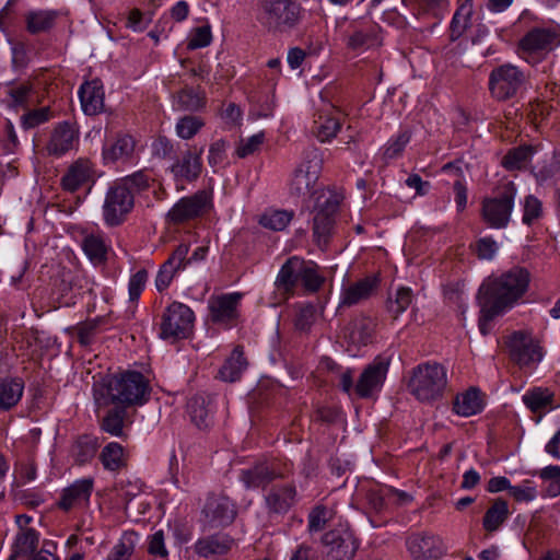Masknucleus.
I'll list each match as a JSON object with an SVG mask.
<instances>
[{
  "label": "nucleus",
  "instance_id": "obj_15",
  "mask_svg": "<svg viewBox=\"0 0 560 560\" xmlns=\"http://www.w3.org/2000/svg\"><path fill=\"white\" fill-rule=\"evenodd\" d=\"M342 113L329 102L323 101L314 118L313 133L320 142L334 139L341 128Z\"/></svg>",
  "mask_w": 560,
  "mask_h": 560
},
{
  "label": "nucleus",
  "instance_id": "obj_58",
  "mask_svg": "<svg viewBox=\"0 0 560 560\" xmlns=\"http://www.w3.org/2000/svg\"><path fill=\"white\" fill-rule=\"evenodd\" d=\"M411 139L410 130L400 131L395 138L390 139L383 151V159L385 161L400 156Z\"/></svg>",
  "mask_w": 560,
  "mask_h": 560
},
{
  "label": "nucleus",
  "instance_id": "obj_38",
  "mask_svg": "<svg viewBox=\"0 0 560 560\" xmlns=\"http://www.w3.org/2000/svg\"><path fill=\"white\" fill-rule=\"evenodd\" d=\"M474 14L472 0H464L455 11L451 26L450 38L457 40L471 24V16Z\"/></svg>",
  "mask_w": 560,
  "mask_h": 560
},
{
  "label": "nucleus",
  "instance_id": "obj_7",
  "mask_svg": "<svg viewBox=\"0 0 560 560\" xmlns=\"http://www.w3.org/2000/svg\"><path fill=\"white\" fill-rule=\"evenodd\" d=\"M517 189L513 182L498 188L493 197L481 202V218L492 229H504L509 225Z\"/></svg>",
  "mask_w": 560,
  "mask_h": 560
},
{
  "label": "nucleus",
  "instance_id": "obj_59",
  "mask_svg": "<svg viewBox=\"0 0 560 560\" xmlns=\"http://www.w3.org/2000/svg\"><path fill=\"white\" fill-rule=\"evenodd\" d=\"M412 302V291L409 288L401 287L397 290L395 299L388 300V311L396 318L404 313Z\"/></svg>",
  "mask_w": 560,
  "mask_h": 560
},
{
  "label": "nucleus",
  "instance_id": "obj_36",
  "mask_svg": "<svg viewBox=\"0 0 560 560\" xmlns=\"http://www.w3.org/2000/svg\"><path fill=\"white\" fill-rule=\"evenodd\" d=\"M24 382L22 378H3L0 381V410H9L22 398Z\"/></svg>",
  "mask_w": 560,
  "mask_h": 560
},
{
  "label": "nucleus",
  "instance_id": "obj_10",
  "mask_svg": "<svg viewBox=\"0 0 560 560\" xmlns=\"http://www.w3.org/2000/svg\"><path fill=\"white\" fill-rule=\"evenodd\" d=\"M133 206L132 194L118 180H115L108 188L104 200L103 218L105 223L109 226L121 224Z\"/></svg>",
  "mask_w": 560,
  "mask_h": 560
},
{
  "label": "nucleus",
  "instance_id": "obj_29",
  "mask_svg": "<svg viewBox=\"0 0 560 560\" xmlns=\"http://www.w3.org/2000/svg\"><path fill=\"white\" fill-rule=\"evenodd\" d=\"M380 44L377 27L372 24L352 25L347 34L346 45L351 50L369 49Z\"/></svg>",
  "mask_w": 560,
  "mask_h": 560
},
{
  "label": "nucleus",
  "instance_id": "obj_2",
  "mask_svg": "<svg viewBox=\"0 0 560 560\" xmlns=\"http://www.w3.org/2000/svg\"><path fill=\"white\" fill-rule=\"evenodd\" d=\"M96 400L108 406L125 408L142 406L149 400V380L138 371H124L114 374L95 389Z\"/></svg>",
  "mask_w": 560,
  "mask_h": 560
},
{
  "label": "nucleus",
  "instance_id": "obj_12",
  "mask_svg": "<svg viewBox=\"0 0 560 560\" xmlns=\"http://www.w3.org/2000/svg\"><path fill=\"white\" fill-rule=\"evenodd\" d=\"M326 560H352L359 542L349 527H340L325 533L322 537Z\"/></svg>",
  "mask_w": 560,
  "mask_h": 560
},
{
  "label": "nucleus",
  "instance_id": "obj_49",
  "mask_svg": "<svg viewBox=\"0 0 560 560\" xmlns=\"http://www.w3.org/2000/svg\"><path fill=\"white\" fill-rule=\"evenodd\" d=\"M117 180L121 186L126 187L135 198V195L148 190L154 182V178L149 170H141Z\"/></svg>",
  "mask_w": 560,
  "mask_h": 560
},
{
  "label": "nucleus",
  "instance_id": "obj_24",
  "mask_svg": "<svg viewBox=\"0 0 560 560\" xmlns=\"http://www.w3.org/2000/svg\"><path fill=\"white\" fill-rule=\"evenodd\" d=\"M188 244H179L167 260L161 266L155 278V287L158 291L162 292L167 289L176 272L186 267V256L188 255Z\"/></svg>",
  "mask_w": 560,
  "mask_h": 560
},
{
  "label": "nucleus",
  "instance_id": "obj_22",
  "mask_svg": "<svg viewBox=\"0 0 560 560\" xmlns=\"http://www.w3.org/2000/svg\"><path fill=\"white\" fill-rule=\"evenodd\" d=\"M407 547L416 560L436 559L444 553L442 539L431 534H415L407 539Z\"/></svg>",
  "mask_w": 560,
  "mask_h": 560
},
{
  "label": "nucleus",
  "instance_id": "obj_33",
  "mask_svg": "<svg viewBox=\"0 0 560 560\" xmlns=\"http://www.w3.org/2000/svg\"><path fill=\"white\" fill-rule=\"evenodd\" d=\"M137 140L128 133H120L115 141L103 150V156L107 162L127 161L135 153Z\"/></svg>",
  "mask_w": 560,
  "mask_h": 560
},
{
  "label": "nucleus",
  "instance_id": "obj_31",
  "mask_svg": "<svg viewBox=\"0 0 560 560\" xmlns=\"http://www.w3.org/2000/svg\"><path fill=\"white\" fill-rule=\"evenodd\" d=\"M377 283L376 277H366L345 288L341 292L340 305L352 306L368 299L376 289Z\"/></svg>",
  "mask_w": 560,
  "mask_h": 560
},
{
  "label": "nucleus",
  "instance_id": "obj_20",
  "mask_svg": "<svg viewBox=\"0 0 560 560\" xmlns=\"http://www.w3.org/2000/svg\"><path fill=\"white\" fill-rule=\"evenodd\" d=\"M560 44L558 27H535L520 40V48L527 52L550 51Z\"/></svg>",
  "mask_w": 560,
  "mask_h": 560
},
{
  "label": "nucleus",
  "instance_id": "obj_42",
  "mask_svg": "<svg viewBox=\"0 0 560 560\" xmlns=\"http://www.w3.org/2000/svg\"><path fill=\"white\" fill-rule=\"evenodd\" d=\"M126 409L120 406H114L109 409L101 421V429L113 436H122L127 417Z\"/></svg>",
  "mask_w": 560,
  "mask_h": 560
},
{
  "label": "nucleus",
  "instance_id": "obj_60",
  "mask_svg": "<svg viewBox=\"0 0 560 560\" xmlns=\"http://www.w3.org/2000/svg\"><path fill=\"white\" fill-rule=\"evenodd\" d=\"M470 247L480 260L493 259L499 249L498 243L491 236L478 238Z\"/></svg>",
  "mask_w": 560,
  "mask_h": 560
},
{
  "label": "nucleus",
  "instance_id": "obj_16",
  "mask_svg": "<svg viewBox=\"0 0 560 560\" xmlns=\"http://www.w3.org/2000/svg\"><path fill=\"white\" fill-rule=\"evenodd\" d=\"M241 298V293H229L211 299L209 310L212 323L224 328L235 326L238 318L237 307Z\"/></svg>",
  "mask_w": 560,
  "mask_h": 560
},
{
  "label": "nucleus",
  "instance_id": "obj_28",
  "mask_svg": "<svg viewBox=\"0 0 560 560\" xmlns=\"http://www.w3.org/2000/svg\"><path fill=\"white\" fill-rule=\"evenodd\" d=\"M81 247L94 266H103L108 258L110 245L102 233H85L83 235Z\"/></svg>",
  "mask_w": 560,
  "mask_h": 560
},
{
  "label": "nucleus",
  "instance_id": "obj_50",
  "mask_svg": "<svg viewBox=\"0 0 560 560\" xmlns=\"http://www.w3.org/2000/svg\"><path fill=\"white\" fill-rule=\"evenodd\" d=\"M553 396L548 388L536 387L523 396V401L533 412H539L552 407Z\"/></svg>",
  "mask_w": 560,
  "mask_h": 560
},
{
  "label": "nucleus",
  "instance_id": "obj_4",
  "mask_svg": "<svg viewBox=\"0 0 560 560\" xmlns=\"http://www.w3.org/2000/svg\"><path fill=\"white\" fill-rule=\"evenodd\" d=\"M389 365V357L383 354L377 355L372 362L365 365L355 382L352 370L348 369L342 372L339 386L350 397L373 399L383 388Z\"/></svg>",
  "mask_w": 560,
  "mask_h": 560
},
{
  "label": "nucleus",
  "instance_id": "obj_14",
  "mask_svg": "<svg viewBox=\"0 0 560 560\" xmlns=\"http://www.w3.org/2000/svg\"><path fill=\"white\" fill-rule=\"evenodd\" d=\"M511 360L520 368L530 366L542 360V348L526 331H514L508 340Z\"/></svg>",
  "mask_w": 560,
  "mask_h": 560
},
{
  "label": "nucleus",
  "instance_id": "obj_3",
  "mask_svg": "<svg viewBox=\"0 0 560 560\" xmlns=\"http://www.w3.org/2000/svg\"><path fill=\"white\" fill-rule=\"evenodd\" d=\"M255 14L264 30L277 35L295 30L303 20L304 9L298 0H257Z\"/></svg>",
  "mask_w": 560,
  "mask_h": 560
},
{
  "label": "nucleus",
  "instance_id": "obj_41",
  "mask_svg": "<svg viewBox=\"0 0 560 560\" xmlns=\"http://www.w3.org/2000/svg\"><path fill=\"white\" fill-rule=\"evenodd\" d=\"M100 459L106 470L117 471L127 466L128 457L125 448L117 442H110L104 446Z\"/></svg>",
  "mask_w": 560,
  "mask_h": 560
},
{
  "label": "nucleus",
  "instance_id": "obj_63",
  "mask_svg": "<svg viewBox=\"0 0 560 560\" xmlns=\"http://www.w3.org/2000/svg\"><path fill=\"white\" fill-rule=\"evenodd\" d=\"M510 494L517 502H530L537 498V489L532 481L525 480L521 486H512Z\"/></svg>",
  "mask_w": 560,
  "mask_h": 560
},
{
  "label": "nucleus",
  "instance_id": "obj_51",
  "mask_svg": "<svg viewBox=\"0 0 560 560\" xmlns=\"http://www.w3.org/2000/svg\"><path fill=\"white\" fill-rule=\"evenodd\" d=\"M294 217L293 211L269 210L259 219L260 225L272 231L284 230Z\"/></svg>",
  "mask_w": 560,
  "mask_h": 560
},
{
  "label": "nucleus",
  "instance_id": "obj_48",
  "mask_svg": "<svg viewBox=\"0 0 560 560\" xmlns=\"http://www.w3.org/2000/svg\"><path fill=\"white\" fill-rule=\"evenodd\" d=\"M335 217L315 214L313 219V236L319 247H326L332 235Z\"/></svg>",
  "mask_w": 560,
  "mask_h": 560
},
{
  "label": "nucleus",
  "instance_id": "obj_13",
  "mask_svg": "<svg viewBox=\"0 0 560 560\" xmlns=\"http://www.w3.org/2000/svg\"><path fill=\"white\" fill-rule=\"evenodd\" d=\"M289 474L290 468L287 465L276 460H264L243 469L240 480L246 489H257L265 488L276 479L285 478Z\"/></svg>",
  "mask_w": 560,
  "mask_h": 560
},
{
  "label": "nucleus",
  "instance_id": "obj_19",
  "mask_svg": "<svg viewBox=\"0 0 560 560\" xmlns=\"http://www.w3.org/2000/svg\"><path fill=\"white\" fill-rule=\"evenodd\" d=\"M79 142V130L69 121L55 126L46 144L48 155L62 156L73 150Z\"/></svg>",
  "mask_w": 560,
  "mask_h": 560
},
{
  "label": "nucleus",
  "instance_id": "obj_64",
  "mask_svg": "<svg viewBox=\"0 0 560 560\" xmlns=\"http://www.w3.org/2000/svg\"><path fill=\"white\" fill-rule=\"evenodd\" d=\"M371 337V322L359 319L352 323L350 338L355 343H366Z\"/></svg>",
  "mask_w": 560,
  "mask_h": 560
},
{
  "label": "nucleus",
  "instance_id": "obj_17",
  "mask_svg": "<svg viewBox=\"0 0 560 560\" xmlns=\"http://www.w3.org/2000/svg\"><path fill=\"white\" fill-rule=\"evenodd\" d=\"M93 490L94 479L92 477L78 479L61 491L57 505L65 512L85 508L90 504Z\"/></svg>",
  "mask_w": 560,
  "mask_h": 560
},
{
  "label": "nucleus",
  "instance_id": "obj_40",
  "mask_svg": "<svg viewBox=\"0 0 560 560\" xmlns=\"http://www.w3.org/2000/svg\"><path fill=\"white\" fill-rule=\"evenodd\" d=\"M246 366L247 361L244 357L243 349L236 347L219 370V375L223 381L235 382L241 377Z\"/></svg>",
  "mask_w": 560,
  "mask_h": 560
},
{
  "label": "nucleus",
  "instance_id": "obj_11",
  "mask_svg": "<svg viewBox=\"0 0 560 560\" xmlns=\"http://www.w3.org/2000/svg\"><path fill=\"white\" fill-rule=\"evenodd\" d=\"M212 207L211 194L199 190L196 194L179 199L167 212L168 223L178 225L195 220L207 213Z\"/></svg>",
  "mask_w": 560,
  "mask_h": 560
},
{
  "label": "nucleus",
  "instance_id": "obj_27",
  "mask_svg": "<svg viewBox=\"0 0 560 560\" xmlns=\"http://www.w3.org/2000/svg\"><path fill=\"white\" fill-rule=\"evenodd\" d=\"M302 258L298 256L290 257L280 268L275 281V285L280 294L285 299L293 294L299 282Z\"/></svg>",
  "mask_w": 560,
  "mask_h": 560
},
{
  "label": "nucleus",
  "instance_id": "obj_52",
  "mask_svg": "<svg viewBox=\"0 0 560 560\" xmlns=\"http://www.w3.org/2000/svg\"><path fill=\"white\" fill-rule=\"evenodd\" d=\"M137 539L138 535L135 532H125L113 547L107 560H129L135 551Z\"/></svg>",
  "mask_w": 560,
  "mask_h": 560
},
{
  "label": "nucleus",
  "instance_id": "obj_21",
  "mask_svg": "<svg viewBox=\"0 0 560 560\" xmlns=\"http://www.w3.org/2000/svg\"><path fill=\"white\" fill-rule=\"evenodd\" d=\"M202 512L206 518L217 526L229 525L236 516L234 503L224 494L209 495Z\"/></svg>",
  "mask_w": 560,
  "mask_h": 560
},
{
  "label": "nucleus",
  "instance_id": "obj_34",
  "mask_svg": "<svg viewBox=\"0 0 560 560\" xmlns=\"http://www.w3.org/2000/svg\"><path fill=\"white\" fill-rule=\"evenodd\" d=\"M187 411L191 421L199 429H206L211 424L212 408L210 399L205 395L192 396L187 402Z\"/></svg>",
  "mask_w": 560,
  "mask_h": 560
},
{
  "label": "nucleus",
  "instance_id": "obj_55",
  "mask_svg": "<svg viewBox=\"0 0 560 560\" xmlns=\"http://www.w3.org/2000/svg\"><path fill=\"white\" fill-rule=\"evenodd\" d=\"M532 154L530 147L514 148L504 155L502 165L508 171L522 170L529 162Z\"/></svg>",
  "mask_w": 560,
  "mask_h": 560
},
{
  "label": "nucleus",
  "instance_id": "obj_56",
  "mask_svg": "<svg viewBox=\"0 0 560 560\" xmlns=\"http://www.w3.org/2000/svg\"><path fill=\"white\" fill-rule=\"evenodd\" d=\"M203 126L205 121L202 118L186 115L177 120L175 128L176 135L184 140H189L194 138Z\"/></svg>",
  "mask_w": 560,
  "mask_h": 560
},
{
  "label": "nucleus",
  "instance_id": "obj_23",
  "mask_svg": "<svg viewBox=\"0 0 560 560\" xmlns=\"http://www.w3.org/2000/svg\"><path fill=\"white\" fill-rule=\"evenodd\" d=\"M203 148H188L170 167L175 178L186 182L196 180L202 171Z\"/></svg>",
  "mask_w": 560,
  "mask_h": 560
},
{
  "label": "nucleus",
  "instance_id": "obj_9",
  "mask_svg": "<svg viewBox=\"0 0 560 560\" xmlns=\"http://www.w3.org/2000/svg\"><path fill=\"white\" fill-rule=\"evenodd\" d=\"M525 83V72L512 63L495 67L489 74V91L497 101L515 97Z\"/></svg>",
  "mask_w": 560,
  "mask_h": 560
},
{
  "label": "nucleus",
  "instance_id": "obj_46",
  "mask_svg": "<svg viewBox=\"0 0 560 560\" xmlns=\"http://www.w3.org/2000/svg\"><path fill=\"white\" fill-rule=\"evenodd\" d=\"M313 197L315 198V214L336 217L340 205V197L338 194L329 189L320 188Z\"/></svg>",
  "mask_w": 560,
  "mask_h": 560
},
{
  "label": "nucleus",
  "instance_id": "obj_25",
  "mask_svg": "<svg viewBox=\"0 0 560 560\" xmlns=\"http://www.w3.org/2000/svg\"><path fill=\"white\" fill-rule=\"evenodd\" d=\"M93 178V164L88 159H78L69 165L60 179L65 191L74 192Z\"/></svg>",
  "mask_w": 560,
  "mask_h": 560
},
{
  "label": "nucleus",
  "instance_id": "obj_57",
  "mask_svg": "<svg viewBox=\"0 0 560 560\" xmlns=\"http://www.w3.org/2000/svg\"><path fill=\"white\" fill-rule=\"evenodd\" d=\"M54 118L50 107L45 106L35 109H28L21 116V126L23 129L36 128Z\"/></svg>",
  "mask_w": 560,
  "mask_h": 560
},
{
  "label": "nucleus",
  "instance_id": "obj_53",
  "mask_svg": "<svg viewBox=\"0 0 560 560\" xmlns=\"http://www.w3.org/2000/svg\"><path fill=\"white\" fill-rule=\"evenodd\" d=\"M442 172L444 173H451L458 177L454 185L453 190L455 194V202L457 207V211L462 212L466 209L467 206V187L462 182L460 177L463 175V171L459 166L455 165L454 163H447L442 167Z\"/></svg>",
  "mask_w": 560,
  "mask_h": 560
},
{
  "label": "nucleus",
  "instance_id": "obj_5",
  "mask_svg": "<svg viewBox=\"0 0 560 560\" xmlns=\"http://www.w3.org/2000/svg\"><path fill=\"white\" fill-rule=\"evenodd\" d=\"M446 386V369L436 362H427L416 366L408 384L410 393L422 402L441 399Z\"/></svg>",
  "mask_w": 560,
  "mask_h": 560
},
{
  "label": "nucleus",
  "instance_id": "obj_26",
  "mask_svg": "<svg viewBox=\"0 0 560 560\" xmlns=\"http://www.w3.org/2000/svg\"><path fill=\"white\" fill-rule=\"evenodd\" d=\"M104 89L100 79H93L81 85L79 96L86 115L94 116L104 109Z\"/></svg>",
  "mask_w": 560,
  "mask_h": 560
},
{
  "label": "nucleus",
  "instance_id": "obj_6",
  "mask_svg": "<svg viewBox=\"0 0 560 560\" xmlns=\"http://www.w3.org/2000/svg\"><path fill=\"white\" fill-rule=\"evenodd\" d=\"M323 168V159L316 148H310L304 152L303 161L293 171L289 182L291 197L305 201L320 189L318 183Z\"/></svg>",
  "mask_w": 560,
  "mask_h": 560
},
{
  "label": "nucleus",
  "instance_id": "obj_30",
  "mask_svg": "<svg viewBox=\"0 0 560 560\" xmlns=\"http://www.w3.org/2000/svg\"><path fill=\"white\" fill-rule=\"evenodd\" d=\"M234 545V540L226 534H214L200 538L195 544V550L200 557L226 555Z\"/></svg>",
  "mask_w": 560,
  "mask_h": 560
},
{
  "label": "nucleus",
  "instance_id": "obj_62",
  "mask_svg": "<svg viewBox=\"0 0 560 560\" xmlns=\"http://www.w3.org/2000/svg\"><path fill=\"white\" fill-rule=\"evenodd\" d=\"M212 33L209 25L196 27L187 43V48L190 50L207 47L211 44Z\"/></svg>",
  "mask_w": 560,
  "mask_h": 560
},
{
  "label": "nucleus",
  "instance_id": "obj_37",
  "mask_svg": "<svg viewBox=\"0 0 560 560\" xmlns=\"http://www.w3.org/2000/svg\"><path fill=\"white\" fill-rule=\"evenodd\" d=\"M510 514L508 502L502 498L493 500L491 506L486 511L482 518V526L486 532L494 533L508 520Z\"/></svg>",
  "mask_w": 560,
  "mask_h": 560
},
{
  "label": "nucleus",
  "instance_id": "obj_43",
  "mask_svg": "<svg viewBox=\"0 0 560 560\" xmlns=\"http://www.w3.org/2000/svg\"><path fill=\"white\" fill-rule=\"evenodd\" d=\"M39 542V535L33 528L22 529L18 533L12 550L15 555L21 557H33L35 555Z\"/></svg>",
  "mask_w": 560,
  "mask_h": 560
},
{
  "label": "nucleus",
  "instance_id": "obj_39",
  "mask_svg": "<svg viewBox=\"0 0 560 560\" xmlns=\"http://www.w3.org/2000/svg\"><path fill=\"white\" fill-rule=\"evenodd\" d=\"M59 13L55 10H37L26 14V28L31 34H38L51 30Z\"/></svg>",
  "mask_w": 560,
  "mask_h": 560
},
{
  "label": "nucleus",
  "instance_id": "obj_54",
  "mask_svg": "<svg viewBox=\"0 0 560 560\" xmlns=\"http://www.w3.org/2000/svg\"><path fill=\"white\" fill-rule=\"evenodd\" d=\"M8 94L11 98V106L27 109L33 105L34 90L30 82H22L12 85Z\"/></svg>",
  "mask_w": 560,
  "mask_h": 560
},
{
  "label": "nucleus",
  "instance_id": "obj_1",
  "mask_svg": "<svg viewBox=\"0 0 560 560\" xmlns=\"http://www.w3.org/2000/svg\"><path fill=\"white\" fill-rule=\"evenodd\" d=\"M530 275L524 267L515 266L499 277L488 278L480 287L479 327L486 334V325L494 317L511 310L528 290Z\"/></svg>",
  "mask_w": 560,
  "mask_h": 560
},
{
  "label": "nucleus",
  "instance_id": "obj_45",
  "mask_svg": "<svg viewBox=\"0 0 560 560\" xmlns=\"http://www.w3.org/2000/svg\"><path fill=\"white\" fill-rule=\"evenodd\" d=\"M303 288L311 293L317 292L325 282L324 276L319 273V267L313 261L302 259L300 278Z\"/></svg>",
  "mask_w": 560,
  "mask_h": 560
},
{
  "label": "nucleus",
  "instance_id": "obj_44",
  "mask_svg": "<svg viewBox=\"0 0 560 560\" xmlns=\"http://www.w3.org/2000/svg\"><path fill=\"white\" fill-rule=\"evenodd\" d=\"M174 100L176 108L180 110L196 112L206 105L203 94L189 86H185L178 91Z\"/></svg>",
  "mask_w": 560,
  "mask_h": 560
},
{
  "label": "nucleus",
  "instance_id": "obj_32",
  "mask_svg": "<svg viewBox=\"0 0 560 560\" xmlns=\"http://www.w3.org/2000/svg\"><path fill=\"white\" fill-rule=\"evenodd\" d=\"M483 409V400L481 393L476 387H470L466 392L456 395L453 401V410L462 417H470L481 412Z\"/></svg>",
  "mask_w": 560,
  "mask_h": 560
},
{
  "label": "nucleus",
  "instance_id": "obj_61",
  "mask_svg": "<svg viewBox=\"0 0 560 560\" xmlns=\"http://www.w3.org/2000/svg\"><path fill=\"white\" fill-rule=\"evenodd\" d=\"M541 217H542L541 201L533 195L526 196L525 200H524L522 222L529 226L536 220L540 219Z\"/></svg>",
  "mask_w": 560,
  "mask_h": 560
},
{
  "label": "nucleus",
  "instance_id": "obj_8",
  "mask_svg": "<svg viewBox=\"0 0 560 560\" xmlns=\"http://www.w3.org/2000/svg\"><path fill=\"white\" fill-rule=\"evenodd\" d=\"M194 323L192 310L184 303L173 302L161 315L159 336L170 342L186 339L192 332Z\"/></svg>",
  "mask_w": 560,
  "mask_h": 560
},
{
  "label": "nucleus",
  "instance_id": "obj_47",
  "mask_svg": "<svg viewBox=\"0 0 560 560\" xmlns=\"http://www.w3.org/2000/svg\"><path fill=\"white\" fill-rule=\"evenodd\" d=\"M97 448V438L84 434L77 439L72 448V453L75 462L80 465H83L95 456Z\"/></svg>",
  "mask_w": 560,
  "mask_h": 560
},
{
  "label": "nucleus",
  "instance_id": "obj_18",
  "mask_svg": "<svg viewBox=\"0 0 560 560\" xmlns=\"http://www.w3.org/2000/svg\"><path fill=\"white\" fill-rule=\"evenodd\" d=\"M298 502V489L294 482L272 486L265 495L268 514L284 515Z\"/></svg>",
  "mask_w": 560,
  "mask_h": 560
},
{
  "label": "nucleus",
  "instance_id": "obj_35",
  "mask_svg": "<svg viewBox=\"0 0 560 560\" xmlns=\"http://www.w3.org/2000/svg\"><path fill=\"white\" fill-rule=\"evenodd\" d=\"M337 515L335 506L324 503L314 505L307 515V530L310 534L319 533L330 526Z\"/></svg>",
  "mask_w": 560,
  "mask_h": 560
}]
</instances>
